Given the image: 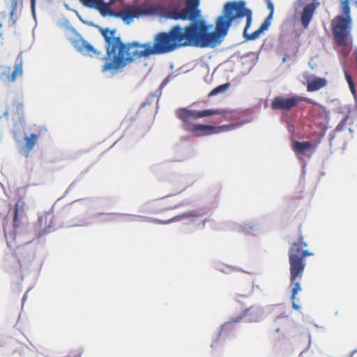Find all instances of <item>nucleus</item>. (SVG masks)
I'll return each mask as SVG.
<instances>
[{"mask_svg": "<svg viewBox=\"0 0 357 357\" xmlns=\"http://www.w3.org/2000/svg\"><path fill=\"white\" fill-rule=\"evenodd\" d=\"M115 30L104 29L101 33L106 41V55L102 72L114 71L125 68L142 58L165 54L176 49L194 46L190 24L185 27L172 26L169 31L158 33L153 43H141L132 41L124 43L120 37L114 36Z\"/></svg>", "mask_w": 357, "mask_h": 357, "instance_id": "f257e3e1", "label": "nucleus"}, {"mask_svg": "<svg viewBox=\"0 0 357 357\" xmlns=\"http://www.w3.org/2000/svg\"><path fill=\"white\" fill-rule=\"evenodd\" d=\"M265 1L270 13L260 27L250 34L248 33V31L252 22V11L246 7V3L243 0L228 1L224 5L221 15L215 20V30L213 32H209L211 26L208 25L204 21L192 22L190 26L194 46L199 47L216 46L227 34L231 24H239L244 17L246 19L243 30L244 38L248 40H256L261 33L268 29L273 19V4L271 0H265Z\"/></svg>", "mask_w": 357, "mask_h": 357, "instance_id": "f03ea898", "label": "nucleus"}, {"mask_svg": "<svg viewBox=\"0 0 357 357\" xmlns=\"http://www.w3.org/2000/svg\"><path fill=\"white\" fill-rule=\"evenodd\" d=\"M308 243L305 241L303 236L299 235L298 241L292 243L289 250V263L290 271V282L293 286L291 289V300L292 307L295 310H299L300 306L296 304V296L301 291L300 281L303 277L305 268V259L307 257L312 256L313 253L306 249Z\"/></svg>", "mask_w": 357, "mask_h": 357, "instance_id": "7ed1b4c3", "label": "nucleus"}, {"mask_svg": "<svg viewBox=\"0 0 357 357\" xmlns=\"http://www.w3.org/2000/svg\"><path fill=\"white\" fill-rule=\"evenodd\" d=\"M263 315L262 307L258 305H252L249 307L245 308L239 315L231 318L229 321L222 324L218 335L224 340L234 337L236 331V324L243 319H245L249 323L259 322L262 319Z\"/></svg>", "mask_w": 357, "mask_h": 357, "instance_id": "20e7f679", "label": "nucleus"}, {"mask_svg": "<svg viewBox=\"0 0 357 357\" xmlns=\"http://www.w3.org/2000/svg\"><path fill=\"white\" fill-rule=\"evenodd\" d=\"M227 113L225 109H205L202 111L190 110L186 108H181L176 111V116L182 122L183 128L187 132H194L197 124L192 122L205 116L213 115H225Z\"/></svg>", "mask_w": 357, "mask_h": 357, "instance_id": "39448f33", "label": "nucleus"}, {"mask_svg": "<svg viewBox=\"0 0 357 357\" xmlns=\"http://www.w3.org/2000/svg\"><path fill=\"white\" fill-rule=\"evenodd\" d=\"M200 0H186L185 7L181 10L174 8L166 13V17L174 20L194 21L201 15L199 9Z\"/></svg>", "mask_w": 357, "mask_h": 357, "instance_id": "423d86ee", "label": "nucleus"}, {"mask_svg": "<svg viewBox=\"0 0 357 357\" xmlns=\"http://www.w3.org/2000/svg\"><path fill=\"white\" fill-rule=\"evenodd\" d=\"M304 101L309 104L317 105L312 99L302 96H295L291 98L275 96L271 102V108L273 110L289 111L295 107L299 102Z\"/></svg>", "mask_w": 357, "mask_h": 357, "instance_id": "0eeeda50", "label": "nucleus"}, {"mask_svg": "<svg viewBox=\"0 0 357 357\" xmlns=\"http://www.w3.org/2000/svg\"><path fill=\"white\" fill-rule=\"evenodd\" d=\"M297 4L303 7L298 12L301 25L304 29H307L320 2L319 0H297Z\"/></svg>", "mask_w": 357, "mask_h": 357, "instance_id": "6e6552de", "label": "nucleus"}, {"mask_svg": "<svg viewBox=\"0 0 357 357\" xmlns=\"http://www.w3.org/2000/svg\"><path fill=\"white\" fill-rule=\"evenodd\" d=\"M181 206V204L174 202L172 197H164L153 202L151 204L152 212L154 213H162L166 211L173 210Z\"/></svg>", "mask_w": 357, "mask_h": 357, "instance_id": "1a4fd4ad", "label": "nucleus"}, {"mask_svg": "<svg viewBox=\"0 0 357 357\" xmlns=\"http://www.w3.org/2000/svg\"><path fill=\"white\" fill-rule=\"evenodd\" d=\"M230 129L231 126L228 125L214 126L210 125L197 124L194 133H196L197 136H206L226 132Z\"/></svg>", "mask_w": 357, "mask_h": 357, "instance_id": "9d476101", "label": "nucleus"}, {"mask_svg": "<svg viewBox=\"0 0 357 357\" xmlns=\"http://www.w3.org/2000/svg\"><path fill=\"white\" fill-rule=\"evenodd\" d=\"M22 75V62L15 66V69L11 72L10 68L4 67L1 72V78L7 82H14L17 77Z\"/></svg>", "mask_w": 357, "mask_h": 357, "instance_id": "9b49d317", "label": "nucleus"}, {"mask_svg": "<svg viewBox=\"0 0 357 357\" xmlns=\"http://www.w3.org/2000/svg\"><path fill=\"white\" fill-rule=\"evenodd\" d=\"M307 82V91L313 92L319 90L327 84V81L325 78L319 77H308L306 79Z\"/></svg>", "mask_w": 357, "mask_h": 357, "instance_id": "f8f14e48", "label": "nucleus"}, {"mask_svg": "<svg viewBox=\"0 0 357 357\" xmlns=\"http://www.w3.org/2000/svg\"><path fill=\"white\" fill-rule=\"evenodd\" d=\"M75 47L82 53L86 55L93 56L98 54L99 52L88 42L84 40L79 39L74 43Z\"/></svg>", "mask_w": 357, "mask_h": 357, "instance_id": "ddd939ff", "label": "nucleus"}, {"mask_svg": "<svg viewBox=\"0 0 357 357\" xmlns=\"http://www.w3.org/2000/svg\"><path fill=\"white\" fill-rule=\"evenodd\" d=\"M81 2L89 8L98 10L101 13L108 11L109 6L103 0H80Z\"/></svg>", "mask_w": 357, "mask_h": 357, "instance_id": "4468645a", "label": "nucleus"}, {"mask_svg": "<svg viewBox=\"0 0 357 357\" xmlns=\"http://www.w3.org/2000/svg\"><path fill=\"white\" fill-rule=\"evenodd\" d=\"M38 136L36 134H31L29 137H25L24 140L26 144L24 147L21 149V153L27 158L29 153L33 149L35 144L36 143Z\"/></svg>", "mask_w": 357, "mask_h": 357, "instance_id": "2eb2a0df", "label": "nucleus"}, {"mask_svg": "<svg viewBox=\"0 0 357 357\" xmlns=\"http://www.w3.org/2000/svg\"><path fill=\"white\" fill-rule=\"evenodd\" d=\"M312 148V144L310 142H297L292 143V149L296 153L303 154Z\"/></svg>", "mask_w": 357, "mask_h": 357, "instance_id": "dca6fc26", "label": "nucleus"}, {"mask_svg": "<svg viewBox=\"0 0 357 357\" xmlns=\"http://www.w3.org/2000/svg\"><path fill=\"white\" fill-rule=\"evenodd\" d=\"M23 103L22 102L15 100L11 106L8 107L5 114L12 112L15 115H19L22 113Z\"/></svg>", "mask_w": 357, "mask_h": 357, "instance_id": "f3484780", "label": "nucleus"}, {"mask_svg": "<svg viewBox=\"0 0 357 357\" xmlns=\"http://www.w3.org/2000/svg\"><path fill=\"white\" fill-rule=\"evenodd\" d=\"M120 17L125 22L128 23L132 19L135 17V13L130 10H122L119 13Z\"/></svg>", "mask_w": 357, "mask_h": 357, "instance_id": "a211bd4d", "label": "nucleus"}, {"mask_svg": "<svg viewBox=\"0 0 357 357\" xmlns=\"http://www.w3.org/2000/svg\"><path fill=\"white\" fill-rule=\"evenodd\" d=\"M229 86V84H224L213 89L208 94L209 96H215L219 93L225 91Z\"/></svg>", "mask_w": 357, "mask_h": 357, "instance_id": "6ab92c4d", "label": "nucleus"}, {"mask_svg": "<svg viewBox=\"0 0 357 357\" xmlns=\"http://www.w3.org/2000/svg\"><path fill=\"white\" fill-rule=\"evenodd\" d=\"M19 204L17 203L14 208V216H13V227L17 228L20 226L19 220Z\"/></svg>", "mask_w": 357, "mask_h": 357, "instance_id": "aec40b11", "label": "nucleus"}, {"mask_svg": "<svg viewBox=\"0 0 357 357\" xmlns=\"http://www.w3.org/2000/svg\"><path fill=\"white\" fill-rule=\"evenodd\" d=\"M349 119V115H347L342 121L337 126L336 130H342L347 123L348 120Z\"/></svg>", "mask_w": 357, "mask_h": 357, "instance_id": "412c9836", "label": "nucleus"}, {"mask_svg": "<svg viewBox=\"0 0 357 357\" xmlns=\"http://www.w3.org/2000/svg\"><path fill=\"white\" fill-rule=\"evenodd\" d=\"M344 76H345V79L348 83V85L352 84L354 83L351 75L347 71H344Z\"/></svg>", "mask_w": 357, "mask_h": 357, "instance_id": "4be33fe9", "label": "nucleus"}, {"mask_svg": "<svg viewBox=\"0 0 357 357\" xmlns=\"http://www.w3.org/2000/svg\"><path fill=\"white\" fill-rule=\"evenodd\" d=\"M249 298L246 296L239 295L237 297V301L240 303H243L245 300H248Z\"/></svg>", "mask_w": 357, "mask_h": 357, "instance_id": "5701e85b", "label": "nucleus"}, {"mask_svg": "<svg viewBox=\"0 0 357 357\" xmlns=\"http://www.w3.org/2000/svg\"><path fill=\"white\" fill-rule=\"evenodd\" d=\"M349 89H350L351 92L352 93V94L356 98V92L355 84L354 83L352 84H349Z\"/></svg>", "mask_w": 357, "mask_h": 357, "instance_id": "b1692460", "label": "nucleus"}, {"mask_svg": "<svg viewBox=\"0 0 357 357\" xmlns=\"http://www.w3.org/2000/svg\"><path fill=\"white\" fill-rule=\"evenodd\" d=\"M176 219H177V217H175V218H172V219H170L169 220H167V221H162V220H155V222H160V223H162V224H167V223L171 222H172V221H174V220H175Z\"/></svg>", "mask_w": 357, "mask_h": 357, "instance_id": "393cba45", "label": "nucleus"}, {"mask_svg": "<svg viewBox=\"0 0 357 357\" xmlns=\"http://www.w3.org/2000/svg\"><path fill=\"white\" fill-rule=\"evenodd\" d=\"M112 218H111V220H114L117 217V215L112 214Z\"/></svg>", "mask_w": 357, "mask_h": 357, "instance_id": "a878e982", "label": "nucleus"}, {"mask_svg": "<svg viewBox=\"0 0 357 357\" xmlns=\"http://www.w3.org/2000/svg\"><path fill=\"white\" fill-rule=\"evenodd\" d=\"M34 4H35V0H31V6H32V7L34 6Z\"/></svg>", "mask_w": 357, "mask_h": 357, "instance_id": "bb28decb", "label": "nucleus"}, {"mask_svg": "<svg viewBox=\"0 0 357 357\" xmlns=\"http://www.w3.org/2000/svg\"><path fill=\"white\" fill-rule=\"evenodd\" d=\"M357 352V350L353 351L349 357H352L354 353Z\"/></svg>", "mask_w": 357, "mask_h": 357, "instance_id": "cd10ccee", "label": "nucleus"}]
</instances>
